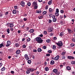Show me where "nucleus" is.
Segmentation results:
<instances>
[{
	"mask_svg": "<svg viewBox=\"0 0 75 75\" xmlns=\"http://www.w3.org/2000/svg\"><path fill=\"white\" fill-rule=\"evenodd\" d=\"M56 44H57V46L60 47H62L63 45V44L61 41H59L58 42L56 43Z\"/></svg>",
	"mask_w": 75,
	"mask_h": 75,
	"instance_id": "obj_1",
	"label": "nucleus"
},
{
	"mask_svg": "<svg viewBox=\"0 0 75 75\" xmlns=\"http://www.w3.org/2000/svg\"><path fill=\"white\" fill-rule=\"evenodd\" d=\"M7 45H6V46L7 47H9V46H10V45H11V42H10V41H7Z\"/></svg>",
	"mask_w": 75,
	"mask_h": 75,
	"instance_id": "obj_2",
	"label": "nucleus"
},
{
	"mask_svg": "<svg viewBox=\"0 0 75 75\" xmlns=\"http://www.w3.org/2000/svg\"><path fill=\"white\" fill-rule=\"evenodd\" d=\"M24 57L25 59H26V60L27 61V60H28V59H30V57H28V56L27 55V54H25Z\"/></svg>",
	"mask_w": 75,
	"mask_h": 75,
	"instance_id": "obj_3",
	"label": "nucleus"
},
{
	"mask_svg": "<svg viewBox=\"0 0 75 75\" xmlns=\"http://www.w3.org/2000/svg\"><path fill=\"white\" fill-rule=\"evenodd\" d=\"M59 55H57V56H56L54 58V60L55 61H58V59H59Z\"/></svg>",
	"mask_w": 75,
	"mask_h": 75,
	"instance_id": "obj_4",
	"label": "nucleus"
},
{
	"mask_svg": "<svg viewBox=\"0 0 75 75\" xmlns=\"http://www.w3.org/2000/svg\"><path fill=\"white\" fill-rule=\"evenodd\" d=\"M42 42H43V40L41 39V38H40L39 40L38 41V43H39V44H41Z\"/></svg>",
	"mask_w": 75,
	"mask_h": 75,
	"instance_id": "obj_5",
	"label": "nucleus"
},
{
	"mask_svg": "<svg viewBox=\"0 0 75 75\" xmlns=\"http://www.w3.org/2000/svg\"><path fill=\"white\" fill-rule=\"evenodd\" d=\"M21 5L22 7H24L25 5V2L23 1L21 2Z\"/></svg>",
	"mask_w": 75,
	"mask_h": 75,
	"instance_id": "obj_6",
	"label": "nucleus"
},
{
	"mask_svg": "<svg viewBox=\"0 0 75 75\" xmlns=\"http://www.w3.org/2000/svg\"><path fill=\"white\" fill-rule=\"evenodd\" d=\"M40 38H41V37H38L37 38H35L36 41H37V42L38 43V41H39V40L40 39Z\"/></svg>",
	"mask_w": 75,
	"mask_h": 75,
	"instance_id": "obj_7",
	"label": "nucleus"
},
{
	"mask_svg": "<svg viewBox=\"0 0 75 75\" xmlns=\"http://www.w3.org/2000/svg\"><path fill=\"white\" fill-rule=\"evenodd\" d=\"M38 18L39 19H42V18H43V16L41 15V14H40L38 16Z\"/></svg>",
	"mask_w": 75,
	"mask_h": 75,
	"instance_id": "obj_8",
	"label": "nucleus"
},
{
	"mask_svg": "<svg viewBox=\"0 0 75 75\" xmlns=\"http://www.w3.org/2000/svg\"><path fill=\"white\" fill-rule=\"evenodd\" d=\"M67 58L68 59H74V57L73 56H69L67 57Z\"/></svg>",
	"mask_w": 75,
	"mask_h": 75,
	"instance_id": "obj_9",
	"label": "nucleus"
},
{
	"mask_svg": "<svg viewBox=\"0 0 75 75\" xmlns=\"http://www.w3.org/2000/svg\"><path fill=\"white\" fill-rule=\"evenodd\" d=\"M21 52V51H20V50H18L16 51V54H19Z\"/></svg>",
	"mask_w": 75,
	"mask_h": 75,
	"instance_id": "obj_10",
	"label": "nucleus"
},
{
	"mask_svg": "<svg viewBox=\"0 0 75 75\" xmlns=\"http://www.w3.org/2000/svg\"><path fill=\"white\" fill-rule=\"evenodd\" d=\"M50 13H52L54 11V9H52L51 8H50L49 9Z\"/></svg>",
	"mask_w": 75,
	"mask_h": 75,
	"instance_id": "obj_11",
	"label": "nucleus"
},
{
	"mask_svg": "<svg viewBox=\"0 0 75 75\" xmlns=\"http://www.w3.org/2000/svg\"><path fill=\"white\" fill-rule=\"evenodd\" d=\"M53 72L54 73H57L58 72V70L57 69H54L53 70Z\"/></svg>",
	"mask_w": 75,
	"mask_h": 75,
	"instance_id": "obj_12",
	"label": "nucleus"
},
{
	"mask_svg": "<svg viewBox=\"0 0 75 75\" xmlns=\"http://www.w3.org/2000/svg\"><path fill=\"white\" fill-rule=\"evenodd\" d=\"M9 27L10 28H11V27H14V25H13V23H9Z\"/></svg>",
	"mask_w": 75,
	"mask_h": 75,
	"instance_id": "obj_13",
	"label": "nucleus"
},
{
	"mask_svg": "<svg viewBox=\"0 0 75 75\" xmlns=\"http://www.w3.org/2000/svg\"><path fill=\"white\" fill-rule=\"evenodd\" d=\"M54 63H55V62L54 60H51L50 61V65H53V64H54Z\"/></svg>",
	"mask_w": 75,
	"mask_h": 75,
	"instance_id": "obj_14",
	"label": "nucleus"
},
{
	"mask_svg": "<svg viewBox=\"0 0 75 75\" xmlns=\"http://www.w3.org/2000/svg\"><path fill=\"white\" fill-rule=\"evenodd\" d=\"M52 1L51 0L49 1L48 2V4L49 5H51V4H52Z\"/></svg>",
	"mask_w": 75,
	"mask_h": 75,
	"instance_id": "obj_15",
	"label": "nucleus"
},
{
	"mask_svg": "<svg viewBox=\"0 0 75 75\" xmlns=\"http://www.w3.org/2000/svg\"><path fill=\"white\" fill-rule=\"evenodd\" d=\"M64 35V33L63 32H61L60 34V36L61 37H62Z\"/></svg>",
	"mask_w": 75,
	"mask_h": 75,
	"instance_id": "obj_16",
	"label": "nucleus"
},
{
	"mask_svg": "<svg viewBox=\"0 0 75 75\" xmlns=\"http://www.w3.org/2000/svg\"><path fill=\"white\" fill-rule=\"evenodd\" d=\"M52 30H53V29L52 28H50L49 30V32H52Z\"/></svg>",
	"mask_w": 75,
	"mask_h": 75,
	"instance_id": "obj_17",
	"label": "nucleus"
},
{
	"mask_svg": "<svg viewBox=\"0 0 75 75\" xmlns=\"http://www.w3.org/2000/svg\"><path fill=\"white\" fill-rule=\"evenodd\" d=\"M17 13V11H16V10H13V14H15Z\"/></svg>",
	"mask_w": 75,
	"mask_h": 75,
	"instance_id": "obj_18",
	"label": "nucleus"
},
{
	"mask_svg": "<svg viewBox=\"0 0 75 75\" xmlns=\"http://www.w3.org/2000/svg\"><path fill=\"white\" fill-rule=\"evenodd\" d=\"M5 70H6V68L4 67H3L1 69V71H4Z\"/></svg>",
	"mask_w": 75,
	"mask_h": 75,
	"instance_id": "obj_19",
	"label": "nucleus"
},
{
	"mask_svg": "<svg viewBox=\"0 0 75 75\" xmlns=\"http://www.w3.org/2000/svg\"><path fill=\"white\" fill-rule=\"evenodd\" d=\"M26 73L27 74H29L30 73V72L28 69L26 71Z\"/></svg>",
	"mask_w": 75,
	"mask_h": 75,
	"instance_id": "obj_20",
	"label": "nucleus"
},
{
	"mask_svg": "<svg viewBox=\"0 0 75 75\" xmlns=\"http://www.w3.org/2000/svg\"><path fill=\"white\" fill-rule=\"evenodd\" d=\"M66 69H67V70H69V71H70V70H71V67H69V66H67V67H66Z\"/></svg>",
	"mask_w": 75,
	"mask_h": 75,
	"instance_id": "obj_21",
	"label": "nucleus"
},
{
	"mask_svg": "<svg viewBox=\"0 0 75 75\" xmlns=\"http://www.w3.org/2000/svg\"><path fill=\"white\" fill-rule=\"evenodd\" d=\"M38 52H41L42 51V50H41V48H38Z\"/></svg>",
	"mask_w": 75,
	"mask_h": 75,
	"instance_id": "obj_22",
	"label": "nucleus"
},
{
	"mask_svg": "<svg viewBox=\"0 0 75 75\" xmlns=\"http://www.w3.org/2000/svg\"><path fill=\"white\" fill-rule=\"evenodd\" d=\"M54 14L56 16H59V12H55Z\"/></svg>",
	"mask_w": 75,
	"mask_h": 75,
	"instance_id": "obj_23",
	"label": "nucleus"
},
{
	"mask_svg": "<svg viewBox=\"0 0 75 75\" xmlns=\"http://www.w3.org/2000/svg\"><path fill=\"white\" fill-rule=\"evenodd\" d=\"M34 31V30H33V29H31L30 30V32L31 33H33V32Z\"/></svg>",
	"mask_w": 75,
	"mask_h": 75,
	"instance_id": "obj_24",
	"label": "nucleus"
},
{
	"mask_svg": "<svg viewBox=\"0 0 75 75\" xmlns=\"http://www.w3.org/2000/svg\"><path fill=\"white\" fill-rule=\"evenodd\" d=\"M45 69L46 71H48L49 70V68L48 67H45Z\"/></svg>",
	"mask_w": 75,
	"mask_h": 75,
	"instance_id": "obj_25",
	"label": "nucleus"
},
{
	"mask_svg": "<svg viewBox=\"0 0 75 75\" xmlns=\"http://www.w3.org/2000/svg\"><path fill=\"white\" fill-rule=\"evenodd\" d=\"M68 30L69 33H71L72 32V30H71L69 29H68Z\"/></svg>",
	"mask_w": 75,
	"mask_h": 75,
	"instance_id": "obj_26",
	"label": "nucleus"
},
{
	"mask_svg": "<svg viewBox=\"0 0 75 75\" xmlns=\"http://www.w3.org/2000/svg\"><path fill=\"white\" fill-rule=\"evenodd\" d=\"M53 22H57V19L56 18H55L54 19H52Z\"/></svg>",
	"mask_w": 75,
	"mask_h": 75,
	"instance_id": "obj_27",
	"label": "nucleus"
},
{
	"mask_svg": "<svg viewBox=\"0 0 75 75\" xmlns=\"http://www.w3.org/2000/svg\"><path fill=\"white\" fill-rule=\"evenodd\" d=\"M33 5H36L37 6V2H33Z\"/></svg>",
	"mask_w": 75,
	"mask_h": 75,
	"instance_id": "obj_28",
	"label": "nucleus"
},
{
	"mask_svg": "<svg viewBox=\"0 0 75 75\" xmlns=\"http://www.w3.org/2000/svg\"><path fill=\"white\" fill-rule=\"evenodd\" d=\"M41 10L38 11H37L36 12V13H39V14H40V13H41Z\"/></svg>",
	"mask_w": 75,
	"mask_h": 75,
	"instance_id": "obj_29",
	"label": "nucleus"
},
{
	"mask_svg": "<svg viewBox=\"0 0 75 75\" xmlns=\"http://www.w3.org/2000/svg\"><path fill=\"white\" fill-rule=\"evenodd\" d=\"M27 4L28 6H31V3L30 2H28L27 3Z\"/></svg>",
	"mask_w": 75,
	"mask_h": 75,
	"instance_id": "obj_30",
	"label": "nucleus"
},
{
	"mask_svg": "<svg viewBox=\"0 0 75 75\" xmlns=\"http://www.w3.org/2000/svg\"><path fill=\"white\" fill-rule=\"evenodd\" d=\"M72 41H73V42H75V38H72Z\"/></svg>",
	"mask_w": 75,
	"mask_h": 75,
	"instance_id": "obj_31",
	"label": "nucleus"
},
{
	"mask_svg": "<svg viewBox=\"0 0 75 75\" xmlns=\"http://www.w3.org/2000/svg\"><path fill=\"white\" fill-rule=\"evenodd\" d=\"M50 39H47L46 40V41L47 42H48V43H49L50 42Z\"/></svg>",
	"mask_w": 75,
	"mask_h": 75,
	"instance_id": "obj_32",
	"label": "nucleus"
},
{
	"mask_svg": "<svg viewBox=\"0 0 75 75\" xmlns=\"http://www.w3.org/2000/svg\"><path fill=\"white\" fill-rule=\"evenodd\" d=\"M15 46L16 47H18L19 46V44L18 43H16V44H15Z\"/></svg>",
	"mask_w": 75,
	"mask_h": 75,
	"instance_id": "obj_33",
	"label": "nucleus"
},
{
	"mask_svg": "<svg viewBox=\"0 0 75 75\" xmlns=\"http://www.w3.org/2000/svg\"><path fill=\"white\" fill-rule=\"evenodd\" d=\"M6 32L8 33V34H9L10 33V30L9 29V28H8L6 30Z\"/></svg>",
	"mask_w": 75,
	"mask_h": 75,
	"instance_id": "obj_34",
	"label": "nucleus"
},
{
	"mask_svg": "<svg viewBox=\"0 0 75 75\" xmlns=\"http://www.w3.org/2000/svg\"><path fill=\"white\" fill-rule=\"evenodd\" d=\"M53 50H55L56 49V46L55 45H53L52 47Z\"/></svg>",
	"mask_w": 75,
	"mask_h": 75,
	"instance_id": "obj_35",
	"label": "nucleus"
},
{
	"mask_svg": "<svg viewBox=\"0 0 75 75\" xmlns=\"http://www.w3.org/2000/svg\"><path fill=\"white\" fill-rule=\"evenodd\" d=\"M31 60H29L28 61V64H31Z\"/></svg>",
	"mask_w": 75,
	"mask_h": 75,
	"instance_id": "obj_36",
	"label": "nucleus"
},
{
	"mask_svg": "<svg viewBox=\"0 0 75 75\" xmlns=\"http://www.w3.org/2000/svg\"><path fill=\"white\" fill-rule=\"evenodd\" d=\"M46 13H47V12L45 11L43 12L42 14H43V15H44Z\"/></svg>",
	"mask_w": 75,
	"mask_h": 75,
	"instance_id": "obj_37",
	"label": "nucleus"
},
{
	"mask_svg": "<svg viewBox=\"0 0 75 75\" xmlns=\"http://www.w3.org/2000/svg\"><path fill=\"white\" fill-rule=\"evenodd\" d=\"M56 13H59V9H56Z\"/></svg>",
	"mask_w": 75,
	"mask_h": 75,
	"instance_id": "obj_38",
	"label": "nucleus"
},
{
	"mask_svg": "<svg viewBox=\"0 0 75 75\" xmlns=\"http://www.w3.org/2000/svg\"><path fill=\"white\" fill-rule=\"evenodd\" d=\"M2 47H4V45H3V44L1 43V44H0V48H1Z\"/></svg>",
	"mask_w": 75,
	"mask_h": 75,
	"instance_id": "obj_39",
	"label": "nucleus"
},
{
	"mask_svg": "<svg viewBox=\"0 0 75 75\" xmlns=\"http://www.w3.org/2000/svg\"><path fill=\"white\" fill-rule=\"evenodd\" d=\"M37 8H38V7L37 5H35L34 6V8L35 9H37Z\"/></svg>",
	"mask_w": 75,
	"mask_h": 75,
	"instance_id": "obj_40",
	"label": "nucleus"
},
{
	"mask_svg": "<svg viewBox=\"0 0 75 75\" xmlns=\"http://www.w3.org/2000/svg\"><path fill=\"white\" fill-rule=\"evenodd\" d=\"M61 55H64L65 54V52H62L61 53Z\"/></svg>",
	"mask_w": 75,
	"mask_h": 75,
	"instance_id": "obj_41",
	"label": "nucleus"
},
{
	"mask_svg": "<svg viewBox=\"0 0 75 75\" xmlns=\"http://www.w3.org/2000/svg\"><path fill=\"white\" fill-rule=\"evenodd\" d=\"M48 22H49V23H52V20L51 19H49V20Z\"/></svg>",
	"mask_w": 75,
	"mask_h": 75,
	"instance_id": "obj_42",
	"label": "nucleus"
},
{
	"mask_svg": "<svg viewBox=\"0 0 75 75\" xmlns=\"http://www.w3.org/2000/svg\"><path fill=\"white\" fill-rule=\"evenodd\" d=\"M48 53H50V54H51V53H52V51H51V50H49L48 51Z\"/></svg>",
	"mask_w": 75,
	"mask_h": 75,
	"instance_id": "obj_43",
	"label": "nucleus"
},
{
	"mask_svg": "<svg viewBox=\"0 0 75 75\" xmlns=\"http://www.w3.org/2000/svg\"><path fill=\"white\" fill-rule=\"evenodd\" d=\"M28 69L29 70V71L30 72H33L32 71V69L30 68V69Z\"/></svg>",
	"mask_w": 75,
	"mask_h": 75,
	"instance_id": "obj_44",
	"label": "nucleus"
},
{
	"mask_svg": "<svg viewBox=\"0 0 75 75\" xmlns=\"http://www.w3.org/2000/svg\"><path fill=\"white\" fill-rule=\"evenodd\" d=\"M62 59H65V58H66V57H65V56H62Z\"/></svg>",
	"mask_w": 75,
	"mask_h": 75,
	"instance_id": "obj_45",
	"label": "nucleus"
},
{
	"mask_svg": "<svg viewBox=\"0 0 75 75\" xmlns=\"http://www.w3.org/2000/svg\"><path fill=\"white\" fill-rule=\"evenodd\" d=\"M59 18H60V19H62V18H63V16H62L60 15L59 16Z\"/></svg>",
	"mask_w": 75,
	"mask_h": 75,
	"instance_id": "obj_46",
	"label": "nucleus"
},
{
	"mask_svg": "<svg viewBox=\"0 0 75 75\" xmlns=\"http://www.w3.org/2000/svg\"><path fill=\"white\" fill-rule=\"evenodd\" d=\"M50 54H46V57H50Z\"/></svg>",
	"mask_w": 75,
	"mask_h": 75,
	"instance_id": "obj_47",
	"label": "nucleus"
},
{
	"mask_svg": "<svg viewBox=\"0 0 75 75\" xmlns=\"http://www.w3.org/2000/svg\"><path fill=\"white\" fill-rule=\"evenodd\" d=\"M75 45V44L74 43H71V47H74Z\"/></svg>",
	"mask_w": 75,
	"mask_h": 75,
	"instance_id": "obj_48",
	"label": "nucleus"
},
{
	"mask_svg": "<svg viewBox=\"0 0 75 75\" xmlns=\"http://www.w3.org/2000/svg\"><path fill=\"white\" fill-rule=\"evenodd\" d=\"M11 73L12 74H14V71H11Z\"/></svg>",
	"mask_w": 75,
	"mask_h": 75,
	"instance_id": "obj_49",
	"label": "nucleus"
},
{
	"mask_svg": "<svg viewBox=\"0 0 75 75\" xmlns=\"http://www.w3.org/2000/svg\"><path fill=\"white\" fill-rule=\"evenodd\" d=\"M14 29H13V28H10V30L11 31H13Z\"/></svg>",
	"mask_w": 75,
	"mask_h": 75,
	"instance_id": "obj_50",
	"label": "nucleus"
},
{
	"mask_svg": "<svg viewBox=\"0 0 75 75\" xmlns=\"http://www.w3.org/2000/svg\"><path fill=\"white\" fill-rule=\"evenodd\" d=\"M64 10H60V12L61 13H62V14H63V13H64Z\"/></svg>",
	"mask_w": 75,
	"mask_h": 75,
	"instance_id": "obj_51",
	"label": "nucleus"
},
{
	"mask_svg": "<svg viewBox=\"0 0 75 75\" xmlns=\"http://www.w3.org/2000/svg\"><path fill=\"white\" fill-rule=\"evenodd\" d=\"M39 37H43V35L42 34H40L39 35Z\"/></svg>",
	"mask_w": 75,
	"mask_h": 75,
	"instance_id": "obj_52",
	"label": "nucleus"
},
{
	"mask_svg": "<svg viewBox=\"0 0 75 75\" xmlns=\"http://www.w3.org/2000/svg\"><path fill=\"white\" fill-rule=\"evenodd\" d=\"M25 40V38H23L22 39V41L23 42H24V41Z\"/></svg>",
	"mask_w": 75,
	"mask_h": 75,
	"instance_id": "obj_53",
	"label": "nucleus"
},
{
	"mask_svg": "<svg viewBox=\"0 0 75 75\" xmlns=\"http://www.w3.org/2000/svg\"><path fill=\"white\" fill-rule=\"evenodd\" d=\"M43 49H44V50L46 49V48H47V47H46V46H44L43 47Z\"/></svg>",
	"mask_w": 75,
	"mask_h": 75,
	"instance_id": "obj_54",
	"label": "nucleus"
},
{
	"mask_svg": "<svg viewBox=\"0 0 75 75\" xmlns=\"http://www.w3.org/2000/svg\"><path fill=\"white\" fill-rule=\"evenodd\" d=\"M52 14H49V17H52Z\"/></svg>",
	"mask_w": 75,
	"mask_h": 75,
	"instance_id": "obj_55",
	"label": "nucleus"
},
{
	"mask_svg": "<svg viewBox=\"0 0 75 75\" xmlns=\"http://www.w3.org/2000/svg\"><path fill=\"white\" fill-rule=\"evenodd\" d=\"M44 33L45 35H46V34H47V31H44Z\"/></svg>",
	"mask_w": 75,
	"mask_h": 75,
	"instance_id": "obj_56",
	"label": "nucleus"
},
{
	"mask_svg": "<svg viewBox=\"0 0 75 75\" xmlns=\"http://www.w3.org/2000/svg\"><path fill=\"white\" fill-rule=\"evenodd\" d=\"M33 52H37V50L35 49L33 50Z\"/></svg>",
	"mask_w": 75,
	"mask_h": 75,
	"instance_id": "obj_57",
	"label": "nucleus"
},
{
	"mask_svg": "<svg viewBox=\"0 0 75 75\" xmlns=\"http://www.w3.org/2000/svg\"><path fill=\"white\" fill-rule=\"evenodd\" d=\"M30 40H31V39L30 38H29L27 39V41L28 42V41H30Z\"/></svg>",
	"mask_w": 75,
	"mask_h": 75,
	"instance_id": "obj_58",
	"label": "nucleus"
},
{
	"mask_svg": "<svg viewBox=\"0 0 75 75\" xmlns=\"http://www.w3.org/2000/svg\"><path fill=\"white\" fill-rule=\"evenodd\" d=\"M15 9V10H17V6H14Z\"/></svg>",
	"mask_w": 75,
	"mask_h": 75,
	"instance_id": "obj_59",
	"label": "nucleus"
},
{
	"mask_svg": "<svg viewBox=\"0 0 75 75\" xmlns=\"http://www.w3.org/2000/svg\"><path fill=\"white\" fill-rule=\"evenodd\" d=\"M27 19L26 18H23V20L24 21H27Z\"/></svg>",
	"mask_w": 75,
	"mask_h": 75,
	"instance_id": "obj_60",
	"label": "nucleus"
},
{
	"mask_svg": "<svg viewBox=\"0 0 75 75\" xmlns=\"http://www.w3.org/2000/svg\"><path fill=\"white\" fill-rule=\"evenodd\" d=\"M22 47L23 48H25V47H26V45H23Z\"/></svg>",
	"mask_w": 75,
	"mask_h": 75,
	"instance_id": "obj_61",
	"label": "nucleus"
},
{
	"mask_svg": "<svg viewBox=\"0 0 75 75\" xmlns=\"http://www.w3.org/2000/svg\"><path fill=\"white\" fill-rule=\"evenodd\" d=\"M29 29H30V27H27L26 28L27 31H28V30H29Z\"/></svg>",
	"mask_w": 75,
	"mask_h": 75,
	"instance_id": "obj_62",
	"label": "nucleus"
},
{
	"mask_svg": "<svg viewBox=\"0 0 75 75\" xmlns=\"http://www.w3.org/2000/svg\"><path fill=\"white\" fill-rule=\"evenodd\" d=\"M52 18H53V19L55 18V16L54 15H53L52 16Z\"/></svg>",
	"mask_w": 75,
	"mask_h": 75,
	"instance_id": "obj_63",
	"label": "nucleus"
},
{
	"mask_svg": "<svg viewBox=\"0 0 75 75\" xmlns=\"http://www.w3.org/2000/svg\"><path fill=\"white\" fill-rule=\"evenodd\" d=\"M53 39H54V40H57V38L56 37H54L53 38Z\"/></svg>",
	"mask_w": 75,
	"mask_h": 75,
	"instance_id": "obj_64",
	"label": "nucleus"
}]
</instances>
